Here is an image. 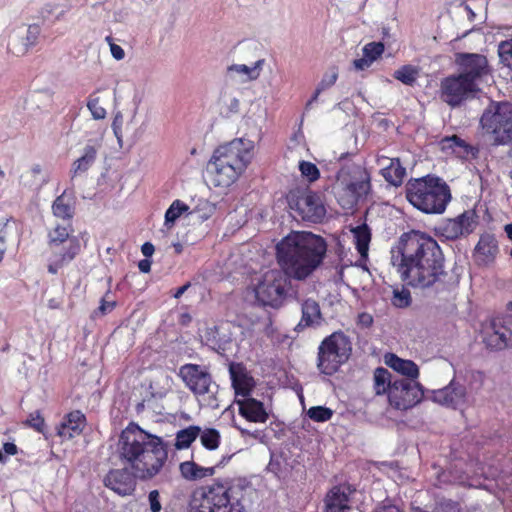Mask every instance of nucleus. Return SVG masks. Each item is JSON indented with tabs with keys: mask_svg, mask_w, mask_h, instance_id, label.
Segmentation results:
<instances>
[{
	"mask_svg": "<svg viewBox=\"0 0 512 512\" xmlns=\"http://www.w3.org/2000/svg\"><path fill=\"white\" fill-rule=\"evenodd\" d=\"M323 90H320V87L317 86L315 92H314V95L312 96L311 100L308 102V105H310L313 101H316L319 94L322 92Z\"/></svg>",
	"mask_w": 512,
	"mask_h": 512,
	"instance_id": "nucleus-62",
	"label": "nucleus"
},
{
	"mask_svg": "<svg viewBox=\"0 0 512 512\" xmlns=\"http://www.w3.org/2000/svg\"><path fill=\"white\" fill-rule=\"evenodd\" d=\"M398 254L392 257L401 280L419 289L449 291L454 282L445 269V256L438 242L418 230L403 233L398 241Z\"/></svg>",
	"mask_w": 512,
	"mask_h": 512,
	"instance_id": "nucleus-3",
	"label": "nucleus"
},
{
	"mask_svg": "<svg viewBox=\"0 0 512 512\" xmlns=\"http://www.w3.org/2000/svg\"><path fill=\"white\" fill-rule=\"evenodd\" d=\"M498 55L500 62L512 70V38L499 43Z\"/></svg>",
	"mask_w": 512,
	"mask_h": 512,
	"instance_id": "nucleus-39",
	"label": "nucleus"
},
{
	"mask_svg": "<svg viewBox=\"0 0 512 512\" xmlns=\"http://www.w3.org/2000/svg\"><path fill=\"white\" fill-rule=\"evenodd\" d=\"M263 63V60H259L255 63V67H249L247 65H232L229 67L230 71H236L237 73L246 74L250 80H254L259 76L257 69Z\"/></svg>",
	"mask_w": 512,
	"mask_h": 512,
	"instance_id": "nucleus-44",
	"label": "nucleus"
},
{
	"mask_svg": "<svg viewBox=\"0 0 512 512\" xmlns=\"http://www.w3.org/2000/svg\"><path fill=\"white\" fill-rule=\"evenodd\" d=\"M97 158V149L92 145H87L83 154L77 158L71 168L72 177H76L88 171Z\"/></svg>",
	"mask_w": 512,
	"mask_h": 512,
	"instance_id": "nucleus-29",
	"label": "nucleus"
},
{
	"mask_svg": "<svg viewBox=\"0 0 512 512\" xmlns=\"http://www.w3.org/2000/svg\"><path fill=\"white\" fill-rule=\"evenodd\" d=\"M373 380V388L376 395H388L390 393L394 380L391 377V373L386 368H376L374 370Z\"/></svg>",
	"mask_w": 512,
	"mask_h": 512,
	"instance_id": "nucleus-31",
	"label": "nucleus"
},
{
	"mask_svg": "<svg viewBox=\"0 0 512 512\" xmlns=\"http://www.w3.org/2000/svg\"><path fill=\"white\" fill-rule=\"evenodd\" d=\"M299 171L302 177L307 179L309 182H315L320 178V170L314 163L310 161H300Z\"/></svg>",
	"mask_w": 512,
	"mask_h": 512,
	"instance_id": "nucleus-40",
	"label": "nucleus"
},
{
	"mask_svg": "<svg viewBox=\"0 0 512 512\" xmlns=\"http://www.w3.org/2000/svg\"><path fill=\"white\" fill-rule=\"evenodd\" d=\"M392 304L397 308H406L411 304V293L406 288L394 289Z\"/></svg>",
	"mask_w": 512,
	"mask_h": 512,
	"instance_id": "nucleus-41",
	"label": "nucleus"
},
{
	"mask_svg": "<svg viewBox=\"0 0 512 512\" xmlns=\"http://www.w3.org/2000/svg\"><path fill=\"white\" fill-rule=\"evenodd\" d=\"M466 396V387L455 380H452L444 388L432 392L434 402L454 409L466 402Z\"/></svg>",
	"mask_w": 512,
	"mask_h": 512,
	"instance_id": "nucleus-19",
	"label": "nucleus"
},
{
	"mask_svg": "<svg viewBox=\"0 0 512 512\" xmlns=\"http://www.w3.org/2000/svg\"><path fill=\"white\" fill-rule=\"evenodd\" d=\"M110 294V290H108L105 296L101 299L100 305L98 307V311L101 315H106L111 312L117 305L116 301H108L106 297Z\"/></svg>",
	"mask_w": 512,
	"mask_h": 512,
	"instance_id": "nucleus-50",
	"label": "nucleus"
},
{
	"mask_svg": "<svg viewBox=\"0 0 512 512\" xmlns=\"http://www.w3.org/2000/svg\"><path fill=\"white\" fill-rule=\"evenodd\" d=\"M242 497L241 486L215 481L192 493L190 512H245Z\"/></svg>",
	"mask_w": 512,
	"mask_h": 512,
	"instance_id": "nucleus-6",
	"label": "nucleus"
},
{
	"mask_svg": "<svg viewBox=\"0 0 512 512\" xmlns=\"http://www.w3.org/2000/svg\"><path fill=\"white\" fill-rule=\"evenodd\" d=\"M287 203L303 221L321 223L326 216V208L319 193L310 189L290 190L286 196Z\"/></svg>",
	"mask_w": 512,
	"mask_h": 512,
	"instance_id": "nucleus-10",
	"label": "nucleus"
},
{
	"mask_svg": "<svg viewBox=\"0 0 512 512\" xmlns=\"http://www.w3.org/2000/svg\"><path fill=\"white\" fill-rule=\"evenodd\" d=\"M338 79V71L336 68H333L330 73H327L323 76L318 86L320 90H326L332 87Z\"/></svg>",
	"mask_w": 512,
	"mask_h": 512,
	"instance_id": "nucleus-47",
	"label": "nucleus"
},
{
	"mask_svg": "<svg viewBox=\"0 0 512 512\" xmlns=\"http://www.w3.org/2000/svg\"><path fill=\"white\" fill-rule=\"evenodd\" d=\"M122 125H123V116L120 112H118L115 114V116L113 118L112 130L119 142H121V140H122Z\"/></svg>",
	"mask_w": 512,
	"mask_h": 512,
	"instance_id": "nucleus-49",
	"label": "nucleus"
},
{
	"mask_svg": "<svg viewBox=\"0 0 512 512\" xmlns=\"http://www.w3.org/2000/svg\"><path fill=\"white\" fill-rule=\"evenodd\" d=\"M499 252L498 242L492 234H482L474 249V260L478 266L492 264Z\"/></svg>",
	"mask_w": 512,
	"mask_h": 512,
	"instance_id": "nucleus-23",
	"label": "nucleus"
},
{
	"mask_svg": "<svg viewBox=\"0 0 512 512\" xmlns=\"http://www.w3.org/2000/svg\"><path fill=\"white\" fill-rule=\"evenodd\" d=\"M3 451L7 455H16L18 452V448L14 443L6 442L3 444Z\"/></svg>",
	"mask_w": 512,
	"mask_h": 512,
	"instance_id": "nucleus-59",
	"label": "nucleus"
},
{
	"mask_svg": "<svg viewBox=\"0 0 512 512\" xmlns=\"http://www.w3.org/2000/svg\"><path fill=\"white\" fill-rule=\"evenodd\" d=\"M239 415L252 423H265L269 419L264 403L253 398H236Z\"/></svg>",
	"mask_w": 512,
	"mask_h": 512,
	"instance_id": "nucleus-22",
	"label": "nucleus"
},
{
	"mask_svg": "<svg viewBox=\"0 0 512 512\" xmlns=\"http://www.w3.org/2000/svg\"><path fill=\"white\" fill-rule=\"evenodd\" d=\"M232 387L235 391L236 398L251 397V393L255 387L254 378L249 375L242 363H232L229 367Z\"/></svg>",
	"mask_w": 512,
	"mask_h": 512,
	"instance_id": "nucleus-21",
	"label": "nucleus"
},
{
	"mask_svg": "<svg viewBox=\"0 0 512 512\" xmlns=\"http://www.w3.org/2000/svg\"><path fill=\"white\" fill-rule=\"evenodd\" d=\"M154 251H155V247H154V245H153L151 242H145V243L141 246V252H142V254H143L146 258L151 257V256L154 254Z\"/></svg>",
	"mask_w": 512,
	"mask_h": 512,
	"instance_id": "nucleus-56",
	"label": "nucleus"
},
{
	"mask_svg": "<svg viewBox=\"0 0 512 512\" xmlns=\"http://www.w3.org/2000/svg\"><path fill=\"white\" fill-rule=\"evenodd\" d=\"M201 444L208 450H216L221 442V435L215 428H206L199 436Z\"/></svg>",
	"mask_w": 512,
	"mask_h": 512,
	"instance_id": "nucleus-36",
	"label": "nucleus"
},
{
	"mask_svg": "<svg viewBox=\"0 0 512 512\" xmlns=\"http://www.w3.org/2000/svg\"><path fill=\"white\" fill-rule=\"evenodd\" d=\"M106 40L110 44V51H111L112 56L116 60H122L125 57V52H124L123 48L121 46L113 43L112 38L110 36L106 37Z\"/></svg>",
	"mask_w": 512,
	"mask_h": 512,
	"instance_id": "nucleus-54",
	"label": "nucleus"
},
{
	"mask_svg": "<svg viewBox=\"0 0 512 512\" xmlns=\"http://www.w3.org/2000/svg\"><path fill=\"white\" fill-rule=\"evenodd\" d=\"M480 90V87L473 86L469 80L456 73L441 79L438 93L442 102L456 108L475 98Z\"/></svg>",
	"mask_w": 512,
	"mask_h": 512,
	"instance_id": "nucleus-11",
	"label": "nucleus"
},
{
	"mask_svg": "<svg viewBox=\"0 0 512 512\" xmlns=\"http://www.w3.org/2000/svg\"><path fill=\"white\" fill-rule=\"evenodd\" d=\"M148 499H149V504H150L151 511L152 512H160L162 506H161V503H160V495H159L158 490L150 491Z\"/></svg>",
	"mask_w": 512,
	"mask_h": 512,
	"instance_id": "nucleus-51",
	"label": "nucleus"
},
{
	"mask_svg": "<svg viewBox=\"0 0 512 512\" xmlns=\"http://www.w3.org/2000/svg\"><path fill=\"white\" fill-rule=\"evenodd\" d=\"M339 173L338 181L342 182L347 189H350L360 199L366 198L371 190V175L369 171L360 165H355L351 171L349 179Z\"/></svg>",
	"mask_w": 512,
	"mask_h": 512,
	"instance_id": "nucleus-17",
	"label": "nucleus"
},
{
	"mask_svg": "<svg viewBox=\"0 0 512 512\" xmlns=\"http://www.w3.org/2000/svg\"><path fill=\"white\" fill-rule=\"evenodd\" d=\"M252 152L242 139H234L218 146L207 164V171L215 187L229 188L245 173Z\"/></svg>",
	"mask_w": 512,
	"mask_h": 512,
	"instance_id": "nucleus-4",
	"label": "nucleus"
},
{
	"mask_svg": "<svg viewBox=\"0 0 512 512\" xmlns=\"http://www.w3.org/2000/svg\"><path fill=\"white\" fill-rule=\"evenodd\" d=\"M405 196L414 208L425 214H442L452 198L449 185L433 174L409 179Z\"/></svg>",
	"mask_w": 512,
	"mask_h": 512,
	"instance_id": "nucleus-5",
	"label": "nucleus"
},
{
	"mask_svg": "<svg viewBox=\"0 0 512 512\" xmlns=\"http://www.w3.org/2000/svg\"><path fill=\"white\" fill-rule=\"evenodd\" d=\"M190 321H191V317H190V315H189V314H187V313H186V314H183V315L181 316V324L186 325V324H187V323H189Z\"/></svg>",
	"mask_w": 512,
	"mask_h": 512,
	"instance_id": "nucleus-64",
	"label": "nucleus"
},
{
	"mask_svg": "<svg viewBox=\"0 0 512 512\" xmlns=\"http://www.w3.org/2000/svg\"><path fill=\"white\" fill-rule=\"evenodd\" d=\"M189 209L188 205L180 200H175L165 213V223H174L185 211Z\"/></svg>",
	"mask_w": 512,
	"mask_h": 512,
	"instance_id": "nucleus-38",
	"label": "nucleus"
},
{
	"mask_svg": "<svg viewBox=\"0 0 512 512\" xmlns=\"http://www.w3.org/2000/svg\"><path fill=\"white\" fill-rule=\"evenodd\" d=\"M179 472L186 481H199L215 474V467H204L193 460L183 461L179 464Z\"/></svg>",
	"mask_w": 512,
	"mask_h": 512,
	"instance_id": "nucleus-26",
	"label": "nucleus"
},
{
	"mask_svg": "<svg viewBox=\"0 0 512 512\" xmlns=\"http://www.w3.org/2000/svg\"><path fill=\"white\" fill-rule=\"evenodd\" d=\"M480 126L494 145L512 144V103H493L480 118Z\"/></svg>",
	"mask_w": 512,
	"mask_h": 512,
	"instance_id": "nucleus-9",
	"label": "nucleus"
},
{
	"mask_svg": "<svg viewBox=\"0 0 512 512\" xmlns=\"http://www.w3.org/2000/svg\"><path fill=\"white\" fill-rule=\"evenodd\" d=\"M358 322L364 325L365 327H370L373 323V318L368 313H361L358 316Z\"/></svg>",
	"mask_w": 512,
	"mask_h": 512,
	"instance_id": "nucleus-58",
	"label": "nucleus"
},
{
	"mask_svg": "<svg viewBox=\"0 0 512 512\" xmlns=\"http://www.w3.org/2000/svg\"><path fill=\"white\" fill-rule=\"evenodd\" d=\"M352 353V343L342 331H336L325 337L317 353V368L322 374L332 376L345 364Z\"/></svg>",
	"mask_w": 512,
	"mask_h": 512,
	"instance_id": "nucleus-7",
	"label": "nucleus"
},
{
	"mask_svg": "<svg viewBox=\"0 0 512 512\" xmlns=\"http://www.w3.org/2000/svg\"><path fill=\"white\" fill-rule=\"evenodd\" d=\"M301 312V319L296 326L297 331L319 326L323 321L320 305L314 299L308 298L304 300L301 305Z\"/></svg>",
	"mask_w": 512,
	"mask_h": 512,
	"instance_id": "nucleus-24",
	"label": "nucleus"
},
{
	"mask_svg": "<svg viewBox=\"0 0 512 512\" xmlns=\"http://www.w3.org/2000/svg\"><path fill=\"white\" fill-rule=\"evenodd\" d=\"M455 64L459 75L479 87L480 82L491 74V68L485 55L460 52L455 54Z\"/></svg>",
	"mask_w": 512,
	"mask_h": 512,
	"instance_id": "nucleus-12",
	"label": "nucleus"
},
{
	"mask_svg": "<svg viewBox=\"0 0 512 512\" xmlns=\"http://www.w3.org/2000/svg\"><path fill=\"white\" fill-rule=\"evenodd\" d=\"M478 224V215L474 209L465 210L455 218L443 222L440 232L447 240H456L471 234Z\"/></svg>",
	"mask_w": 512,
	"mask_h": 512,
	"instance_id": "nucleus-16",
	"label": "nucleus"
},
{
	"mask_svg": "<svg viewBox=\"0 0 512 512\" xmlns=\"http://www.w3.org/2000/svg\"><path fill=\"white\" fill-rule=\"evenodd\" d=\"M327 243L322 236L292 231L275 247L279 269L265 272L255 287L256 299L264 306L280 308L291 288V280L305 281L323 264Z\"/></svg>",
	"mask_w": 512,
	"mask_h": 512,
	"instance_id": "nucleus-1",
	"label": "nucleus"
},
{
	"mask_svg": "<svg viewBox=\"0 0 512 512\" xmlns=\"http://www.w3.org/2000/svg\"><path fill=\"white\" fill-rule=\"evenodd\" d=\"M504 230H505L508 238L512 240V224H506L504 227Z\"/></svg>",
	"mask_w": 512,
	"mask_h": 512,
	"instance_id": "nucleus-63",
	"label": "nucleus"
},
{
	"mask_svg": "<svg viewBox=\"0 0 512 512\" xmlns=\"http://www.w3.org/2000/svg\"><path fill=\"white\" fill-rule=\"evenodd\" d=\"M237 429L240 432L242 437H251V438H254V439L260 438V431L259 430L250 431L248 429L241 428V427H237Z\"/></svg>",
	"mask_w": 512,
	"mask_h": 512,
	"instance_id": "nucleus-57",
	"label": "nucleus"
},
{
	"mask_svg": "<svg viewBox=\"0 0 512 512\" xmlns=\"http://www.w3.org/2000/svg\"><path fill=\"white\" fill-rule=\"evenodd\" d=\"M119 460L126 465L108 471L103 484L120 496L132 495L137 479L147 481L157 476L168 460V445L162 437L130 422L117 442Z\"/></svg>",
	"mask_w": 512,
	"mask_h": 512,
	"instance_id": "nucleus-2",
	"label": "nucleus"
},
{
	"mask_svg": "<svg viewBox=\"0 0 512 512\" xmlns=\"http://www.w3.org/2000/svg\"><path fill=\"white\" fill-rule=\"evenodd\" d=\"M424 396L420 383L405 378L394 379L388 400L392 407L407 410L418 404Z\"/></svg>",
	"mask_w": 512,
	"mask_h": 512,
	"instance_id": "nucleus-13",
	"label": "nucleus"
},
{
	"mask_svg": "<svg viewBox=\"0 0 512 512\" xmlns=\"http://www.w3.org/2000/svg\"><path fill=\"white\" fill-rule=\"evenodd\" d=\"M384 49L382 42H370L363 47V55L373 63L383 54Z\"/></svg>",
	"mask_w": 512,
	"mask_h": 512,
	"instance_id": "nucleus-42",
	"label": "nucleus"
},
{
	"mask_svg": "<svg viewBox=\"0 0 512 512\" xmlns=\"http://www.w3.org/2000/svg\"><path fill=\"white\" fill-rule=\"evenodd\" d=\"M71 225H57L48 232V246L52 250V256L47 265L50 274H57L65 265L70 263L81 251V243L75 236Z\"/></svg>",
	"mask_w": 512,
	"mask_h": 512,
	"instance_id": "nucleus-8",
	"label": "nucleus"
},
{
	"mask_svg": "<svg viewBox=\"0 0 512 512\" xmlns=\"http://www.w3.org/2000/svg\"><path fill=\"white\" fill-rule=\"evenodd\" d=\"M138 268L142 273H149L151 270V261L143 259L138 262Z\"/></svg>",
	"mask_w": 512,
	"mask_h": 512,
	"instance_id": "nucleus-60",
	"label": "nucleus"
},
{
	"mask_svg": "<svg viewBox=\"0 0 512 512\" xmlns=\"http://www.w3.org/2000/svg\"><path fill=\"white\" fill-rule=\"evenodd\" d=\"M87 107L90 110L92 117L96 120H101L106 117V110L99 104V98H90L87 102Z\"/></svg>",
	"mask_w": 512,
	"mask_h": 512,
	"instance_id": "nucleus-45",
	"label": "nucleus"
},
{
	"mask_svg": "<svg viewBox=\"0 0 512 512\" xmlns=\"http://www.w3.org/2000/svg\"><path fill=\"white\" fill-rule=\"evenodd\" d=\"M381 160H388L389 164L382 167L380 170L381 176L385 179L387 183L394 187H399L403 184L404 179L406 177V168L402 165L399 158H388L385 156H380L377 159V162L380 163Z\"/></svg>",
	"mask_w": 512,
	"mask_h": 512,
	"instance_id": "nucleus-25",
	"label": "nucleus"
},
{
	"mask_svg": "<svg viewBox=\"0 0 512 512\" xmlns=\"http://www.w3.org/2000/svg\"><path fill=\"white\" fill-rule=\"evenodd\" d=\"M351 232L353 234L354 244L357 252L362 257H366L372 237L371 229L366 223H363L351 228Z\"/></svg>",
	"mask_w": 512,
	"mask_h": 512,
	"instance_id": "nucleus-30",
	"label": "nucleus"
},
{
	"mask_svg": "<svg viewBox=\"0 0 512 512\" xmlns=\"http://www.w3.org/2000/svg\"><path fill=\"white\" fill-rule=\"evenodd\" d=\"M189 287H190V283L188 282V283L184 284L183 286L177 288V290L173 294L174 298H176V299L180 298L187 291V289Z\"/></svg>",
	"mask_w": 512,
	"mask_h": 512,
	"instance_id": "nucleus-61",
	"label": "nucleus"
},
{
	"mask_svg": "<svg viewBox=\"0 0 512 512\" xmlns=\"http://www.w3.org/2000/svg\"><path fill=\"white\" fill-rule=\"evenodd\" d=\"M53 215L63 220H71L74 215V206L65 193L58 196L52 205Z\"/></svg>",
	"mask_w": 512,
	"mask_h": 512,
	"instance_id": "nucleus-34",
	"label": "nucleus"
},
{
	"mask_svg": "<svg viewBox=\"0 0 512 512\" xmlns=\"http://www.w3.org/2000/svg\"><path fill=\"white\" fill-rule=\"evenodd\" d=\"M372 62L366 58L365 56L359 59H355L353 61V66L356 70H364L368 67H370Z\"/></svg>",
	"mask_w": 512,
	"mask_h": 512,
	"instance_id": "nucleus-55",
	"label": "nucleus"
},
{
	"mask_svg": "<svg viewBox=\"0 0 512 512\" xmlns=\"http://www.w3.org/2000/svg\"><path fill=\"white\" fill-rule=\"evenodd\" d=\"M201 428L196 425L188 426L176 433L174 446L177 450L187 449L197 439Z\"/></svg>",
	"mask_w": 512,
	"mask_h": 512,
	"instance_id": "nucleus-32",
	"label": "nucleus"
},
{
	"mask_svg": "<svg viewBox=\"0 0 512 512\" xmlns=\"http://www.w3.org/2000/svg\"><path fill=\"white\" fill-rule=\"evenodd\" d=\"M178 376L195 396L210 393L213 380L211 374L205 367L198 364L187 363L179 368Z\"/></svg>",
	"mask_w": 512,
	"mask_h": 512,
	"instance_id": "nucleus-15",
	"label": "nucleus"
},
{
	"mask_svg": "<svg viewBox=\"0 0 512 512\" xmlns=\"http://www.w3.org/2000/svg\"><path fill=\"white\" fill-rule=\"evenodd\" d=\"M440 145L443 151L451 152L460 158H467L468 155L474 154V150L477 152V149L457 135L444 137Z\"/></svg>",
	"mask_w": 512,
	"mask_h": 512,
	"instance_id": "nucleus-27",
	"label": "nucleus"
},
{
	"mask_svg": "<svg viewBox=\"0 0 512 512\" xmlns=\"http://www.w3.org/2000/svg\"><path fill=\"white\" fill-rule=\"evenodd\" d=\"M87 425L85 414L80 410H73L65 414L56 426V434L62 440H71L80 436Z\"/></svg>",
	"mask_w": 512,
	"mask_h": 512,
	"instance_id": "nucleus-20",
	"label": "nucleus"
},
{
	"mask_svg": "<svg viewBox=\"0 0 512 512\" xmlns=\"http://www.w3.org/2000/svg\"><path fill=\"white\" fill-rule=\"evenodd\" d=\"M40 34V28L37 25H31L28 27L26 41L30 46H34L37 43L38 36Z\"/></svg>",
	"mask_w": 512,
	"mask_h": 512,
	"instance_id": "nucleus-52",
	"label": "nucleus"
},
{
	"mask_svg": "<svg viewBox=\"0 0 512 512\" xmlns=\"http://www.w3.org/2000/svg\"><path fill=\"white\" fill-rule=\"evenodd\" d=\"M26 425L39 433H44L46 428L45 419L41 415L40 411L30 413L26 420Z\"/></svg>",
	"mask_w": 512,
	"mask_h": 512,
	"instance_id": "nucleus-43",
	"label": "nucleus"
},
{
	"mask_svg": "<svg viewBox=\"0 0 512 512\" xmlns=\"http://www.w3.org/2000/svg\"><path fill=\"white\" fill-rule=\"evenodd\" d=\"M355 488L348 483L333 486L326 494L325 512H346L350 509V498Z\"/></svg>",
	"mask_w": 512,
	"mask_h": 512,
	"instance_id": "nucleus-18",
	"label": "nucleus"
},
{
	"mask_svg": "<svg viewBox=\"0 0 512 512\" xmlns=\"http://www.w3.org/2000/svg\"><path fill=\"white\" fill-rule=\"evenodd\" d=\"M439 512H461L460 503L451 499H442L438 502Z\"/></svg>",
	"mask_w": 512,
	"mask_h": 512,
	"instance_id": "nucleus-46",
	"label": "nucleus"
},
{
	"mask_svg": "<svg viewBox=\"0 0 512 512\" xmlns=\"http://www.w3.org/2000/svg\"><path fill=\"white\" fill-rule=\"evenodd\" d=\"M386 363L394 371L408 377V380L415 381L419 377V368L412 360H405L395 354H390L386 358Z\"/></svg>",
	"mask_w": 512,
	"mask_h": 512,
	"instance_id": "nucleus-28",
	"label": "nucleus"
},
{
	"mask_svg": "<svg viewBox=\"0 0 512 512\" xmlns=\"http://www.w3.org/2000/svg\"><path fill=\"white\" fill-rule=\"evenodd\" d=\"M374 512H404V510L391 500L385 499L376 506Z\"/></svg>",
	"mask_w": 512,
	"mask_h": 512,
	"instance_id": "nucleus-48",
	"label": "nucleus"
},
{
	"mask_svg": "<svg viewBox=\"0 0 512 512\" xmlns=\"http://www.w3.org/2000/svg\"><path fill=\"white\" fill-rule=\"evenodd\" d=\"M335 196L339 205L346 210H352L361 200L340 181L335 187Z\"/></svg>",
	"mask_w": 512,
	"mask_h": 512,
	"instance_id": "nucleus-33",
	"label": "nucleus"
},
{
	"mask_svg": "<svg viewBox=\"0 0 512 512\" xmlns=\"http://www.w3.org/2000/svg\"><path fill=\"white\" fill-rule=\"evenodd\" d=\"M483 342L496 351L512 346V317L493 318L483 329Z\"/></svg>",
	"mask_w": 512,
	"mask_h": 512,
	"instance_id": "nucleus-14",
	"label": "nucleus"
},
{
	"mask_svg": "<svg viewBox=\"0 0 512 512\" xmlns=\"http://www.w3.org/2000/svg\"><path fill=\"white\" fill-rule=\"evenodd\" d=\"M419 76V70L412 65H403L393 74V77L405 85L413 86Z\"/></svg>",
	"mask_w": 512,
	"mask_h": 512,
	"instance_id": "nucleus-35",
	"label": "nucleus"
},
{
	"mask_svg": "<svg viewBox=\"0 0 512 512\" xmlns=\"http://www.w3.org/2000/svg\"><path fill=\"white\" fill-rule=\"evenodd\" d=\"M6 238H7L6 224H0V262L3 261L5 254H6V250H7Z\"/></svg>",
	"mask_w": 512,
	"mask_h": 512,
	"instance_id": "nucleus-53",
	"label": "nucleus"
},
{
	"mask_svg": "<svg viewBox=\"0 0 512 512\" xmlns=\"http://www.w3.org/2000/svg\"><path fill=\"white\" fill-rule=\"evenodd\" d=\"M334 414V411L325 406H313L307 411L308 417L314 422L323 423L329 421Z\"/></svg>",
	"mask_w": 512,
	"mask_h": 512,
	"instance_id": "nucleus-37",
	"label": "nucleus"
}]
</instances>
